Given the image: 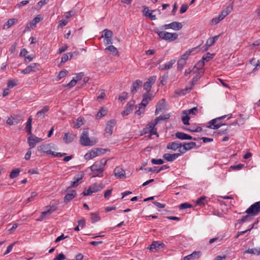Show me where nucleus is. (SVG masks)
Listing matches in <instances>:
<instances>
[{"mask_svg": "<svg viewBox=\"0 0 260 260\" xmlns=\"http://www.w3.org/2000/svg\"><path fill=\"white\" fill-rule=\"evenodd\" d=\"M108 159L106 158H102L100 160L95 161L93 164L90 166V169L92 172V177H103L105 170V166L107 163Z\"/></svg>", "mask_w": 260, "mask_h": 260, "instance_id": "obj_1", "label": "nucleus"}, {"mask_svg": "<svg viewBox=\"0 0 260 260\" xmlns=\"http://www.w3.org/2000/svg\"><path fill=\"white\" fill-rule=\"evenodd\" d=\"M159 38L167 42H171L176 40L178 37L176 32H169L166 31H161L158 29L155 30Z\"/></svg>", "mask_w": 260, "mask_h": 260, "instance_id": "obj_2", "label": "nucleus"}, {"mask_svg": "<svg viewBox=\"0 0 260 260\" xmlns=\"http://www.w3.org/2000/svg\"><path fill=\"white\" fill-rule=\"evenodd\" d=\"M157 124V122L154 120H151L146 126L144 127L142 131L141 135H145L149 134V138H150L152 135H156L157 137H159V135L157 132V128L155 127Z\"/></svg>", "mask_w": 260, "mask_h": 260, "instance_id": "obj_3", "label": "nucleus"}, {"mask_svg": "<svg viewBox=\"0 0 260 260\" xmlns=\"http://www.w3.org/2000/svg\"><path fill=\"white\" fill-rule=\"evenodd\" d=\"M232 114H230L212 119L209 122V125L207 126V127L213 129H216L220 127L221 126L226 125L225 124L221 123L220 120L224 119L226 117H228V119H230L232 117Z\"/></svg>", "mask_w": 260, "mask_h": 260, "instance_id": "obj_4", "label": "nucleus"}, {"mask_svg": "<svg viewBox=\"0 0 260 260\" xmlns=\"http://www.w3.org/2000/svg\"><path fill=\"white\" fill-rule=\"evenodd\" d=\"M103 188L104 185L102 184H98L97 183H95L90 185L87 190L84 191L82 192V194L84 196H89L93 193H95L101 190Z\"/></svg>", "mask_w": 260, "mask_h": 260, "instance_id": "obj_5", "label": "nucleus"}, {"mask_svg": "<svg viewBox=\"0 0 260 260\" xmlns=\"http://www.w3.org/2000/svg\"><path fill=\"white\" fill-rule=\"evenodd\" d=\"M252 216L257 215L260 212V202H257L251 205L245 211Z\"/></svg>", "mask_w": 260, "mask_h": 260, "instance_id": "obj_6", "label": "nucleus"}, {"mask_svg": "<svg viewBox=\"0 0 260 260\" xmlns=\"http://www.w3.org/2000/svg\"><path fill=\"white\" fill-rule=\"evenodd\" d=\"M88 130L84 129L80 137V142L83 146H87L93 145V143L90 141L89 138L88 137Z\"/></svg>", "mask_w": 260, "mask_h": 260, "instance_id": "obj_7", "label": "nucleus"}, {"mask_svg": "<svg viewBox=\"0 0 260 260\" xmlns=\"http://www.w3.org/2000/svg\"><path fill=\"white\" fill-rule=\"evenodd\" d=\"M165 246V244L161 241H153L147 248L152 252H156L163 249Z\"/></svg>", "mask_w": 260, "mask_h": 260, "instance_id": "obj_8", "label": "nucleus"}, {"mask_svg": "<svg viewBox=\"0 0 260 260\" xmlns=\"http://www.w3.org/2000/svg\"><path fill=\"white\" fill-rule=\"evenodd\" d=\"M182 27V25L180 22H173L168 24H165L161 27L162 29H172L175 30H179Z\"/></svg>", "mask_w": 260, "mask_h": 260, "instance_id": "obj_9", "label": "nucleus"}, {"mask_svg": "<svg viewBox=\"0 0 260 260\" xmlns=\"http://www.w3.org/2000/svg\"><path fill=\"white\" fill-rule=\"evenodd\" d=\"M167 148L172 151H176L177 150L179 152V153H181L182 144L178 141H175L169 143L167 145Z\"/></svg>", "mask_w": 260, "mask_h": 260, "instance_id": "obj_10", "label": "nucleus"}, {"mask_svg": "<svg viewBox=\"0 0 260 260\" xmlns=\"http://www.w3.org/2000/svg\"><path fill=\"white\" fill-rule=\"evenodd\" d=\"M156 79V76H152L149 77L147 81L144 83L143 88L146 91V93H149L152 86L154 84Z\"/></svg>", "mask_w": 260, "mask_h": 260, "instance_id": "obj_11", "label": "nucleus"}, {"mask_svg": "<svg viewBox=\"0 0 260 260\" xmlns=\"http://www.w3.org/2000/svg\"><path fill=\"white\" fill-rule=\"evenodd\" d=\"M153 98V96L150 93H146L143 94V99L140 104V108L141 107L145 108L149 102Z\"/></svg>", "mask_w": 260, "mask_h": 260, "instance_id": "obj_12", "label": "nucleus"}, {"mask_svg": "<svg viewBox=\"0 0 260 260\" xmlns=\"http://www.w3.org/2000/svg\"><path fill=\"white\" fill-rule=\"evenodd\" d=\"M135 102L134 100H131L126 104L124 110L121 112L122 116H125L129 114L133 111L135 106Z\"/></svg>", "mask_w": 260, "mask_h": 260, "instance_id": "obj_13", "label": "nucleus"}, {"mask_svg": "<svg viewBox=\"0 0 260 260\" xmlns=\"http://www.w3.org/2000/svg\"><path fill=\"white\" fill-rule=\"evenodd\" d=\"M22 120V117L21 116L15 115L13 116H11L10 117H9L7 120L6 122L10 125H16Z\"/></svg>", "mask_w": 260, "mask_h": 260, "instance_id": "obj_14", "label": "nucleus"}, {"mask_svg": "<svg viewBox=\"0 0 260 260\" xmlns=\"http://www.w3.org/2000/svg\"><path fill=\"white\" fill-rule=\"evenodd\" d=\"M116 124V121L114 119H111L108 121L106 123L105 127L106 134L108 136H110L112 135L113 133V129Z\"/></svg>", "mask_w": 260, "mask_h": 260, "instance_id": "obj_15", "label": "nucleus"}, {"mask_svg": "<svg viewBox=\"0 0 260 260\" xmlns=\"http://www.w3.org/2000/svg\"><path fill=\"white\" fill-rule=\"evenodd\" d=\"M42 139L38 138L35 136H30L27 138V143L29 145V148H33L35 147L36 144L42 141Z\"/></svg>", "mask_w": 260, "mask_h": 260, "instance_id": "obj_16", "label": "nucleus"}, {"mask_svg": "<svg viewBox=\"0 0 260 260\" xmlns=\"http://www.w3.org/2000/svg\"><path fill=\"white\" fill-rule=\"evenodd\" d=\"M40 66L37 63H32L27 66L25 69L21 71V73L23 74H27L31 72H35L37 70L39 69Z\"/></svg>", "mask_w": 260, "mask_h": 260, "instance_id": "obj_17", "label": "nucleus"}, {"mask_svg": "<svg viewBox=\"0 0 260 260\" xmlns=\"http://www.w3.org/2000/svg\"><path fill=\"white\" fill-rule=\"evenodd\" d=\"M196 146V143L193 142H190L189 143H184L182 144L181 153L184 154L187 151H188L191 149L195 148Z\"/></svg>", "mask_w": 260, "mask_h": 260, "instance_id": "obj_18", "label": "nucleus"}, {"mask_svg": "<svg viewBox=\"0 0 260 260\" xmlns=\"http://www.w3.org/2000/svg\"><path fill=\"white\" fill-rule=\"evenodd\" d=\"M50 144H43L38 147L37 149L39 151H42L48 154H53V151L51 150Z\"/></svg>", "mask_w": 260, "mask_h": 260, "instance_id": "obj_19", "label": "nucleus"}, {"mask_svg": "<svg viewBox=\"0 0 260 260\" xmlns=\"http://www.w3.org/2000/svg\"><path fill=\"white\" fill-rule=\"evenodd\" d=\"M99 149H92L90 151H88L87 153L85 154L84 155V158L86 160H90L93 159V158L99 156L98 155V151Z\"/></svg>", "mask_w": 260, "mask_h": 260, "instance_id": "obj_20", "label": "nucleus"}, {"mask_svg": "<svg viewBox=\"0 0 260 260\" xmlns=\"http://www.w3.org/2000/svg\"><path fill=\"white\" fill-rule=\"evenodd\" d=\"M181 156V153H176L174 154L165 153L163 158L168 161H173Z\"/></svg>", "mask_w": 260, "mask_h": 260, "instance_id": "obj_21", "label": "nucleus"}, {"mask_svg": "<svg viewBox=\"0 0 260 260\" xmlns=\"http://www.w3.org/2000/svg\"><path fill=\"white\" fill-rule=\"evenodd\" d=\"M115 177L119 179H123L125 178V172L121 168L116 167L114 170Z\"/></svg>", "mask_w": 260, "mask_h": 260, "instance_id": "obj_22", "label": "nucleus"}, {"mask_svg": "<svg viewBox=\"0 0 260 260\" xmlns=\"http://www.w3.org/2000/svg\"><path fill=\"white\" fill-rule=\"evenodd\" d=\"M49 107L48 106H44L42 109H41L40 111H38L36 116L37 117L38 119H43L45 117V114L49 111Z\"/></svg>", "mask_w": 260, "mask_h": 260, "instance_id": "obj_23", "label": "nucleus"}, {"mask_svg": "<svg viewBox=\"0 0 260 260\" xmlns=\"http://www.w3.org/2000/svg\"><path fill=\"white\" fill-rule=\"evenodd\" d=\"M142 81L140 80H137L135 81L132 85V86L131 89V91L133 94L136 93L138 90L139 89V88L142 86Z\"/></svg>", "mask_w": 260, "mask_h": 260, "instance_id": "obj_24", "label": "nucleus"}, {"mask_svg": "<svg viewBox=\"0 0 260 260\" xmlns=\"http://www.w3.org/2000/svg\"><path fill=\"white\" fill-rule=\"evenodd\" d=\"M83 176L84 174L82 173H81L80 174H78L77 177H74L73 178V180L71 182V186L69 187L68 188L77 186L79 182L82 179Z\"/></svg>", "mask_w": 260, "mask_h": 260, "instance_id": "obj_25", "label": "nucleus"}, {"mask_svg": "<svg viewBox=\"0 0 260 260\" xmlns=\"http://www.w3.org/2000/svg\"><path fill=\"white\" fill-rule=\"evenodd\" d=\"M201 253L200 251H195L190 254L184 257L183 260H193L199 259L200 257Z\"/></svg>", "mask_w": 260, "mask_h": 260, "instance_id": "obj_26", "label": "nucleus"}, {"mask_svg": "<svg viewBox=\"0 0 260 260\" xmlns=\"http://www.w3.org/2000/svg\"><path fill=\"white\" fill-rule=\"evenodd\" d=\"M57 210V207L55 206H48L45 208V210L42 212L43 215L46 216L50 215L53 212Z\"/></svg>", "mask_w": 260, "mask_h": 260, "instance_id": "obj_27", "label": "nucleus"}, {"mask_svg": "<svg viewBox=\"0 0 260 260\" xmlns=\"http://www.w3.org/2000/svg\"><path fill=\"white\" fill-rule=\"evenodd\" d=\"M175 136L177 138L182 140H192V139L191 136L181 132H177L175 134Z\"/></svg>", "mask_w": 260, "mask_h": 260, "instance_id": "obj_28", "label": "nucleus"}, {"mask_svg": "<svg viewBox=\"0 0 260 260\" xmlns=\"http://www.w3.org/2000/svg\"><path fill=\"white\" fill-rule=\"evenodd\" d=\"M77 195L75 190H72L70 193H68L64 197L63 201L65 203H68L69 201L74 199Z\"/></svg>", "mask_w": 260, "mask_h": 260, "instance_id": "obj_29", "label": "nucleus"}, {"mask_svg": "<svg viewBox=\"0 0 260 260\" xmlns=\"http://www.w3.org/2000/svg\"><path fill=\"white\" fill-rule=\"evenodd\" d=\"M176 62V60L175 59H171L169 61L166 62L164 64H162L158 67V69L160 70H168L171 69L173 65Z\"/></svg>", "mask_w": 260, "mask_h": 260, "instance_id": "obj_30", "label": "nucleus"}, {"mask_svg": "<svg viewBox=\"0 0 260 260\" xmlns=\"http://www.w3.org/2000/svg\"><path fill=\"white\" fill-rule=\"evenodd\" d=\"M107 112V108L106 107H103L99 110V112L95 115V117L96 119H99L101 118L102 117L106 115Z\"/></svg>", "mask_w": 260, "mask_h": 260, "instance_id": "obj_31", "label": "nucleus"}, {"mask_svg": "<svg viewBox=\"0 0 260 260\" xmlns=\"http://www.w3.org/2000/svg\"><path fill=\"white\" fill-rule=\"evenodd\" d=\"M165 99H162L157 103L156 106L155 114H157L159 112L164 109L165 106Z\"/></svg>", "mask_w": 260, "mask_h": 260, "instance_id": "obj_32", "label": "nucleus"}, {"mask_svg": "<svg viewBox=\"0 0 260 260\" xmlns=\"http://www.w3.org/2000/svg\"><path fill=\"white\" fill-rule=\"evenodd\" d=\"M190 119V117L188 116V114L186 112V110H184L182 112V116L181 120L184 125H188L189 120Z\"/></svg>", "mask_w": 260, "mask_h": 260, "instance_id": "obj_33", "label": "nucleus"}, {"mask_svg": "<svg viewBox=\"0 0 260 260\" xmlns=\"http://www.w3.org/2000/svg\"><path fill=\"white\" fill-rule=\"evenodd\" d=\"M75 138V136L73 134H69V133H65L63 137V140L66 143H70L73 141Z\"/></svg>", "mask_w": 260, "mask_h": 260, "instance_id": "obj_34", "label": "nucleus"}, {"mask_svg": "<svg viewBox=\"0 0 260 260\" xmlns=\"http://www.w3.org/2000/svg\"><path fill=\"white\" fill-rule=\"evenodd\" d=\"M207 203V197L205 196L201 197L198 199L196 202V206H205Z\"/></svg>", "mask_w": 260, "mask_h": 260, "instance_id": "obj_35", "label": "nucleus"}, {"mask_svg": "<svg viewBox=\"0 0 260 260\" xmlns=\"http://www.w3.org/2000/svg\"><path fill=\"white\" fill-rule=\"evenodd\" d=\"M247 253L255 255H258L260 254V247L249 248L247 250L245 251V253Z\"/></svg>", "mask_w": 260, "mask_h": 260, "instance_id": "obj_36", "label": "nucleus"}, {"mask_svg": "<svg viewBox=\"0 0 260 260\" xmlns=\"http://www.w3.org/2000/svg\"><path fill=\"white\" fill-rule=\"evenodd\" d=\"M105 50H108L113 55H118L119 53L117 49L113 45H109L105 48Z\"/></svg>", "mask_w": 260, "mask_h": 260, "instance_id": "obj_37", "label": "nucleus"}, {"mask_svg": "<svg viewBox=\"0 0 260 260\" xmlns=\"http://www.w3.org/2000/svg\"><path fill=\"white\" fill-rule=\"evenodd\" d=\"M192 89V87H186L184 89L177 90L175 91L176 94L185 95Z\"/></svg>", "mask_w": 260, "mask_h": 260, "instance_id": "obj_38", "label": "nucleus"}, {"mask_svg": "<svg viewBox=\"0 0 260 260\" xmlns=\"http://www.w3.org/2000/svg\"><path fill=\"white\" fill-rule=\"evenodd\" d=\"M20 172V170L19 169H16L13 170L10 174V175H9L10 178L11 179L15 178L19 175Z\"/></svg>", "mask_w": 260, "mask_h": 260, "instance_id": "obj_39", "label": "nucleus"}, {"mask_svg": "<svg viewBox=\"0 0 260 260\" xmlns=\"http://www.w3.org/2000/svg\"><path fill=\"white\" fill-rule=\"evenodd\" d=\"M73 56V53H66L64 54L61 57V62L64 63L67 61L69 59H71Z\"/></svg>", "mask_w": 260, "mask_h": 260, "instance_id": "obj_40", "label": "nucleus"}, {"mask_svg": "<svg viewBox=\"0 0 260 260\" xmlns=\"http://www.w3.org/2000/svg\"><path fill=\"white\" fill-rule=\"evenodd\" d=\"M204 66V61L202 60L197 63V64L193 67V70L196 71V72L201 70Z\"/></svg>", "mask_w": 260, "mask_h": 260, "instance_id": "obj_41", "label": "nucleus"}, {"mask_svg": "<svg viewBox=\"0 0 260 260\" xmlns=\"http://www.w3.org/2000/svg\"><path fill=\"white\" fill-rule=\"evenodd\" d=\"M186 63V61L184 60V59L180 58L177 63L178 65V69L179 70H182L183 68V67L185 66V65Z\"/></svg>", "mask_w": 260, "mask_h": 260, "instance_id": "obj_42", "label": "nucleus"}, {"mask_svg": "<svg viewBox=\"0 0 260 260\" xmlns=\"http://www.w3.org/2000/svg\"><path fill=\"white\" fill-rule=\"evenodd\" d=\"M8 87L13 88L18 84V80L17 79H14L12 80H9L8 81Z\"/></svg>", "mask_w": 260, "mask_h": 260, "instance_id": "obj_43", "label": "nucleus"}, {"mask_svg": "<svg viewBox=\"0 0 260 260\" xmlns=\"http://www.w3.org/2000/svg\"><path fill=\"white\" fill-rule=\"evenodd\" d=\"M68 74V71L66 70H63L62 71H61L58 73V75H57L56 77V80L59 81L64 77H65L67 74Z\"/></svg>", "mask_w": 260, "mask_h": 260, "instance_id": "obj_44", "label": "nucleus"}, {"mask_svg": "<svg viewBox=\"0 0 260 260\" xmlns=\"http://www.w3.org/2000/svg\"><path fill=\"white\" fill-rule=\"evenodd\" d=\"M170 115L169 114H167L164 115H160L158 117H157L156 118L154 119V121L157 122V124L160 120H166L170 118Z\"/></svg>", "mask_w": 260, "mask_h": 260, "instance_id": "obj_45", "label": "nucleus"}, {"mask_svg": "<svg viewBox=\"0 0 260 260\" xmlns=\"http://www.w3.org/2000/svg\"><path fill=\"white\" fill-rule=\"evenodd\" d=\"M112 36L113 32L111 30L108 29H105L103 30V38H111L112 37Z\"/></svg>", "mask_w": 260, "mask_h": 260, "instance_id": "obj_46", "label": "nucleus"}, {"mask_svg": "<svg viewBox=\"0 0 260 260\" xmlns=\"http://www.w3.org/2000/svg\"><path fill=\"white\" fill-rule=\"evenodd\" d=\"M214 54H210V53H207L206 54H205L202 58V60L204 61V62L205 61H208L210 59H212L213 58Z\"/></svg>", "mask_w": 260, "mask_h": 260, "instance_id": "obj_47", "label": "nucleus"}, {"mask_svg": "<svg viewBox=\"0 0 260 260\" xmlns=\"http://www.w3.org/2000/svg\"><path fill=\"white\" fill-rule=\"evenodd\" d=\"M38 193L36 192H32L31 193V196L28 198L24 202V203L25 204H27L30 202H31L34 200L35 198L37 196Z\"/></svg>", "mask_w": 260, "mask_h": 260, "instance_id": "obj_48", "label": "nucleus"}, {"mask_svg": "<svg viewBox=\"0 0 260 260\" xmlns=\"http://www.w3.org/2000/svg\"><path fill=\"white\" fill-rule=\"evenodd\" d=\"M255 62V59L254 58H251L249 62L251 64H252L254 66V68L253 69V71L254 70H256L258 67H260V62L259 60H257L256 62L254 63Z\"/></svg>", "mask_w": 260, "mask_h": 260, "instance_id": "obj_49", "label": "nucleus"}, {"mask_svg": "<svg viewBox=\"0 0 260 260\" xmlns=\"http://www.w3.org/2000/svg\"><path fill=\"white\" fill-rule=\"evenodd\" d=\"M195 48H192L191 50L186 51L180 57V58L184 59V60L186 61L188 56L190 55L191 53L194 50Z\"/></svg>", "mask_w": 260, "mask_h": 260, "instance_id": "obj_50", "label": "nucleus"}, {"mask_svg": "<svg viewBox=\"0 0 260 260\" xmlns=\"http://www.w3.org/2000/svg\"><path fill=\"white\" fill-rule=\"evenodd\" d=\"M251 215L248 214L243 216L241 219L238 220V222L239 223H244L251 219Z\"/></svg>", "mask_w": 260, "mask_h": 260, "instance_id": "obj_51", "label": "nucleus"}, {"mask_svg": "<svg viewBox=\"0 0 260 260\" xmlns=\"http://www.w3.org/2000/svg\"><path fill=\"white\" fill-rule=\"evenodd\" d=\"M200 73H199V74L196 75L192 79V81L191 82V86L190 87L193 88L194 85L196 84L198 80L201 78V75H200Z\"/></svg>", "mask_w": 260, "mask_h": 260, "instance_id": "obj_52", "label": "nucleus"}, {"mask_svg": "<svg viewBox=\"0 0 260 260\" xmlns=\"http://www.w3.org/2000/svg\"><path fill=\"white\" fill-rule=\"evenodd\" d=\"M128 93L126 92H122L119 96L118 100L122 102L127 99Z\"/></svg>", "mask_w": 260, "mask_h": 260, "instance_id": "obj_53", "label": "nucleus"}, {"mask_svg": "<svg viewBox=\"0 0 260 260\" xmlns=\"http://www.w3.org/2000/svg\"><path fill=\"white\" fill-rule=\"evenodd\" d=\"M90 215L92 222L98 221L100 219V217L98 214L95 213H91Z\"/></svg>", "mask_w": 260, "mask_h": 260, "instance_id": "obj_54", "label": "nucleus"}, {"mask_svg": "<svg viewBox=\"0 0 260 260\" xmlns=\"http://www.w3.org/2000/svg\"><path fill=\"white\" fill-rule=\"evenodd\" d=\"M186 111L188 115L192 114L193 115H196L198 112V108L197 107H193L190 109Z\"/></svg>", "mask_w": 260, "mask_h": 260, "instance_id": "obj_55", "label": "nucleus"}, {"mask_svg": "<svg viewBox=\"0 0 260 260\" xmlns=\"http://www.w3.org/2000/svg\"><path fill=\"white\" fill-rule=\"evenodd\" d=\"M168 78V73L164 74L160 78V83L162 84V85H165L167 83Z\"/></svg>", "mask_w": 260, "mask_h": 260, "instance_id": "obj_56", "label": "nucleus"}, {"mask_svg": "<svg viewBox=\"0 0 260 260\" xmlns=\"http://www.w3.org/2000/svg\"><path fill=\"white\" fill-rule=\"evenodd\" d=\"M192 207V205L188 203H184L181 204L179 206V209L181 210L185 209L187 208H190Z\"/></svg>", "mask_w": 260, "mask_h": 260, "instance_id": "obj_57", "label": "nucleus"}, {"mask_svg": "<svg viewBox=\"0 0 260 260\" xmlns=\"http://www.w3.org/2000/svg\"><path fill=\"white\" fill-rule=\"evenodd\" d=\"M17 21V19H15L14 18H11L9 19L8 21L7 22V26L8 28L10 27L12 25H13L16 21Z\"/></svg>", "mask_w": 260, "mask_h": 260, "instance_id": "obj_58", "label": "nucleus"}, {"mask_svg": "<svg viewBox=\"0 0 260 260\" xmlns=\"http://www.w3.org/2000/svg\"><path fill=\"white\" fill-rule=\"evenodd\" d=\"M151 163L154 165H161L164 163V160L161 159H156L153 158L151 160Z\"/></svg>", "mask_w": 260, "mask_h": 260, "instance_id": "obj_59", "label": "nucleus"}, {"mask_svg": "<svg viewBox=\"0 0 260 260\" xmlns=\"http://www.w3.org/2000/svg\"><path fill=\"white\" fill-rule=\"evenodd\" d=\"M67 257L63 253H61L58 254L53 260H64Z\"/></svg>", "mask_w": 260, "mask_h": 260, "instance_id": "obj_60", "label": "nucleus"}, {"mask_svg": "<svg viewBox=\"0 0 260 260\" xmlns=\"http://www.w3.org/2000/svg\"><path fill=\"white\" fill-rule=\"evenodd\" d=\"M76 81L73 79L68 84L66 85V86L70 89L75 86L76 84Z\"/></svg>", "mask_w": 260, "mask_h": 260, "instance_id": "obj_61", "label": "nucleus"}, {"mask_svg": "<svg viewBox=\"0 0 260 260\" xmlns=\"http://www.w3.org/2000/svg\"><path fill=\"white\" fill-rule=\"evenodd\" d=\"M188 7L187 4H183L180 8V13L181 14L185 13L187 11Z\"/></svg>", "mask_w": 260, "mask_h": 260, "instance_id": "obj_62", "label": "nucleus"}, {"mask_svg": "<svg viewBox=\"0 0 260 260\" xmlns=\"http://www.w3.org/2000/svg\"><path fill=\"white\" fill-rule=\"evenodd\" d=\"M240 117V119H237L234 123H236V124H243L244 122V118L243 117V115L240 114L239 115Z\"/></svg>", "mask_w": 260, "mask_h": 260, "instance_id": "obj_63", "label": "nucleus"}, {"mask_svg": "<svg viewBox=\"0 0 260 260\" xmlns=\"http://www.w3.org/2000/svg\"><path fill=\"white\" fill-rule=\"evenodd\" d=\"M78 226L81 228V229H83L85 226V220L84 219H82L78 220Z\"/></svg>", "mask_w": 260, "mask_h": 260, "instance_id": "obj_64", "label": "nucleus"}]
</instances>
